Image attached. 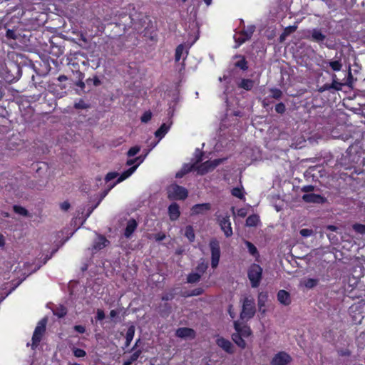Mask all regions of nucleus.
Here are the masks:
<instances>
[{
	"label": "nucleus",
	"mask_w": 365,
	"mask_h": 365,
	"mask_svg": "<svg viewBox=\"0 0 365 365\" xmlns=\"http://www.w3.org/2000/svg\"><path fill=\"white\" fill-rule=\"evenodd\" d=\"M232 339L234 342L240 348L244 349L246 346V342L243 339V336L240 335L239 333H234L232 335Z\"/></svg>",
	"instance_id": "a878e982"
},
{
	"label": "nucleus",
	"mask_w": 365,
	"mask_h": 365,
	"mask_svg": "<svg viewBox=\"0 0 365 365\" xmlns=\"http://www.w3.org/2000/svg\"><path fill=\"white\" fill-rule=\"evenodd\" d=\"M19 36V34H17L16 32V31L12 30V29H8L6 33V36L10 39H14V40L17 39Z\"/></svg>",
	"instance_id": "49530a36"
},
{
	"label": "nucleus",
	"mask_w": 365,
	"mask_h": 365,
	"mask_svg": "<svg viewBox=\"0 0 365 365\" xmlns=\"http://www.w3.org/2000/svg\"><path fill=\"white\" fill-rule=\"evenodd\" d=\"M118 174L117 173H109L106 175L104 180H102L101 178H96V185L99 187L102 186V188L101 191L99 192V198L98 202L95 204V205H93V210L98 207V205L100 204V202L102 201V200L108 195L109 191L117 184L118 180L115 182L111 184L109 183L110 181L115 179Z\"/></svg>",
	"instance_id": "f257e3e1"
},
{
	"label": "nucleus",
	"mask_w": 365,
	"mask_h": 365,
	"mask_svg": "<svg viewBox=\"0 0 365 365\" xmlns=\"http://www.w3.org/2000/svg\"><path fill=\"white\" fill-rule=\"evenodd\" d=\"M275 110L278 113H281V114L284 113V111H285L284 104L282 103H279L277 104L275 106Z\"/></svg>",
	"instance_id": "864d4df0"
},
{
	"label": "nucleus",
	"mask_w": 365,
	"mask_h": 365,
	"mask_svg": "<svg viewBox=\"0 0 365 365\" xmlns=\"http://www.w3.org/2000/svg\"><path fill=\"white\" fill-rule=\"evenodd\" d=\"M299 232L302 236L307 237L312 235L314 232L311 229L304 228L302 229Z\"/></svg>",
	"instance_id": "8fccbe9b"
},
{
	"label": "nucleus",
	"mask_w": 365,
	"mask_h": 365,
	"mask_svg": "<svg viewBox=\"0 0 365 365\" xmlns=\"http://www.w3.org/2000/svg\"><path fill=\"white\" fill-rule=\"evenodd\" d=\"M310 39L314 42L320 43L325 40L326 36L319 29H314L311 31Z\"/></svg>",
	"instance_id": "412c9836"
},
{
	"label": "nucleus",
	"mask_w": 365,
	"mask_h": 365,
	"mask_svg": "<svg viewBox=\"0 0 365 365\" xmlns=\"http://www.w3.org/2000/svg\"><path fill=\"white\" fill-rule=\"evenodd\" d=\"M268 299V294L266 292H262L258 295L257 304L259 307V309L262 312H264V309L262 310V308L264 307L266 304V302Z\"/></svg>",
	"instance_id": "393cba45"
},
{
	"label": "nucleus",
	"mask_w": 365,
	"mask_h": 365,
	"mask_svg": "<svg viewBox=\"0 0 365 365\" xmlns=\"http://www.w3.org/2000/svg\"><path fill=\"white\" fill-rule=\"evenodd\" d=\"M255 30V26L253 25L247 26V28L244 30L242 33L243 36H246L249 39L252 37L254 31Z\"/></svg>",
	"instance_id": "37998d69"
},
{
	"label": "nucleus",
	"mask_w": 365,
	"mask_h": 365,
	"mask_svg": "<svg viewBox=\"0 0 365 365\" xmlns=\"http://www.w3.org/2000/svg\"><path fill=\"white\" fill-rule=\"evenodd\" d=\"M151 149H148L145 154L139 155L134 158H130L126 161L127 166H131L129 169L123 172L118 178V182H121L128 178L138 168V167L145 160V158L150 152Z\"/></svg>",
	"instance_id": "f03ea898"
},
{
	"label": "nucleus",
	"mask_w": 365,
	"mask_h": 365,
	"mask_svg": "<svg viewBox=\"0 0 365 365\" xmlns=\"http://www.w3.org/2000/svg\"><path fill=\"white\" fill-rule=\"evenodd\" d=\"M185 47L182 44L179 45L175 49V58L176 61H179L183 54Z\"/></svg>",
	"instance_id": "58836bf2"
},
{
	"label": "nucleus",
	"mask_w": 365,
	"mask_h": 365,
	"mask_svg": "<svg viewBox=\"0 0 365 365\" xmlns=\"http://www.w3.org/2000/svg\"><path fill=\"white\" fill-rule=\"evenodd\" d=\"M235 41L237 43L236 46H235V48L239 47L241 44L245 43L246 41L249 40V38H247L246 36H243L242 35V33H241L240 34L239 37H237V38L235 37Z\"/></svg>",
	"instance_id": "a18cd8bd"
},
{
	"label": "nucleus",
	"mask_w": 365,
	"mask_h": 365,
	"mask_svg": "<svg viewBox=\"0 0 365 365\" xmlns=\"http://www.w3.org/2000/svg\"><path fill=\"white\" fill-rule=\"evenodd\" d=\"M135 334V327L133 326H130L126 332L125 335V346L127 347L130 345V342L132 341L133 336Z\"/></svg>",
	"instance_id": "cd10ccee"
},
{
	"label": "nucleus",
	"mask_w": 365,
	"mask_h": 365,
	"mask_svg": "<svg viewBox=\"0 0 365 365\" xmlns=\"http://www.w3.org/2000/svg\"><path fill=\"white\" fill-rule=\"evenodd\" d=\"M93 84L95 86H98L100 84V81L98 80V78H96V77L93 78Z\"/></svg>",
	"instance_id": "774afa93"
},
{
	"label": "nucleus",
	"mask_w": 365,
	"mask_h": 365,
	"mask_svg": "<svg viewBox=\"0 0 365 365\" xmlns=\"http://www.w3.org/2000/svg\"><path fill=\"white\" fill-rule=\"evenodd\" d=\"M173 299V294H165L164 296H163L162 297V299L163 300H165V301H168V300H170Z\"/></svg>",
	"instance_id": "338daca9"
},
{
	"label": "nucleus",
	"mask_w": 365,
	"mask_h": 365,
	"mask_svg": "<svg viewBox=\"0 0 365 365\" xmlns=\"http://www.w3.org/2000/svg\"><path fill=\"white\" fill-rule=\"evenodd\" d=\"M186 188L176 184H173L168 187V196L172 200H184L187 197Z\"/></svg>",
	"instance_id": "20e7f679"
},
{
	"label": "nucleus",
	"mask_w": 365,
	"mask_h": 365,
	"mask_svg": "<svg viewBox=\"0 0 365 365\" xmlns=\"http://www.w3.org/2000/svg\"><path fill=\"white\" fill-rule=\"evenodd\" d=\"M152 118V113L150 111H146L141 117V121L143 123L148 122Z\"/></svg>",
	"instance_id": "3c124183"
},
{
	"label": "nucleus",
	"mask_w": 365,
	"mask_h": 365,
	"mask_svg": "<svg viewBox=\"0 0 365 365\" xmlns=\"http://www.w3.org/2000/svg\"><path fill=\"white\" fill-rule=\"evenodd\" d=\"M247 277L251 286L254 288L257 287L262 279V268L257 264H251L247 271Z\"/></svg>",
	"instance_id": "7ed1b4c3"
},
{
	"label": "nucleus",
	"mask_w": 365,
	"mask_h": 365,
	"mask_svg": "<svg viewBox=\"0 0 365 365\" xmlns=\"http://www.w3.org/2000/svg\"><path fill=\"white\" fill-rule=\"evenodd\" d=\"M105 318V313L103 310L101 309H98L97 310V316H96V319L98 320H103V319Z\"/></svg>",
	"instance_id": "052dcab7"
},
{
	"label": "nucleus",
	"mask_w": 365,
	"mask_h": 365,
	"mask_svg": "<svg viewBox=\"0 0 365 365\" xmlns=\"http://www.w3.org/2000/svg\"><path fill=\"white\" fill-rule=\"evenodd\" d=\"M296 29L297 26H295L287 27L284 29V32L280 36L281 41H283L287 36H289L292 32L295 31Z\"/></svg>",
	"instance_id": "4c0bfd02"
},
{
	"label": "nucleus",
	"mask_w": 365,
	"mask_h": 365,
	"mask_svg": "<svg viewBox=\"0 0 365 365\" xmlns=\"http://www.w3.org/2000/svg\"><path fill=\"white\" fill-rule=\"evenodd\" d=\"M185 235L190 242L194 241L195 236L192 226L189 225L186 227Z\"/></svg>",
	"instance_id": "f704fd0d"
},
{
	"label": "nucleus",
	"mask_w": 365,
	"mask_h": 365,
	"mask_svg": "<svg viewBox=\"0 0 365 365\" xmlns=\"http://www.w3.org/2000/svg\"><path fill=\"white\" fill-rule=\"evenodd\" d=\"M141 352L142 351L140 350L135 351L127 360L124 361L123 365H131L139 358Z\"/></svg>",
	"instance_id": "c756f323"
},
{
	"label": "nucleus",
	"mask_w": 365,
	"mask_h": 365,
	"mask_svg": "<svg viewBox=\"0 0 365 365\" xmlns=\"http://www.w3.org/2000/svg\"><path fill=\"white\" fill-rule=\"evenodd\" d=\"M236 57L240 58V59L235 63V66L237 68H241L243 71L247 70V62L246 59L245 58V57L241 56H237Z\"/></svg>",
	"instance_id": "2f4dec72"
},
{
	"label": "nucleus",
	"mask_w": 365,
	"mask_h": 365,
	"mask_svg": "<svg viewBox=\"0 0 365 365\" xmlns=\"http://www.w3.org/2000/svg\"><path fill=\"white\" fill-rule=\"evenodd\" d=\"M322 66L323 68L329 66L333 71H339L342 68L343 65L341 61L339 59L335 61H324Z\"/></svg>",
	"instance_id": "aec40b11"
},
{
	"label": "nucleus",
	"mask_w": 365,
	"mask_h": 365,
	"mask_svg": "<svg viewBox=\"0 0 365 365\" xmlns=\"http://www.w3.org/2000/svg\"><path fill=\"white\" fill-rule=\"evenodd\" d=\"M73 353L76 357H83L86 354V352L83 349H74Z\"/></svg>",
	"instance_id": "6e6d98bb"
},
{
	"label": "nucleus",
	"mask_w": 365,
	"mask_h": 365,
	"mask_svg": "<svg viewBox=\"0 0 365 365\" xmlns=\"http://www.w3.org/2000/svg\"><path fill=\"white\" fill-rule=\"evenodd\" d=\"M222 161H223V159H220V158L215 159L212 161L207 160L196 168L197 173L200 175H204V174L207 173V172L215 168L217 165H219L220 163H222Z\"/></svg>",
	"instance_id": "6e6552de"
},
{
	"label": "nucleus",
	"mask_w": 365,
	"mask_h": 365,
	"mask_svg": "<svg viewBox=\"0 0 365 365\" xmlns=\"http://www.w3.org/2000/svg\"><path fill=\"white\" fill-rule=\"evenodd\" d=\"M245 244L248 250V252L251 255H252L255 257H259V252L257 251V249L252 242L245 240Z\"/></svg>",
	"instance_id": "c85d7f7f"
},
{
	"label": "nucleus",
	"mask_w": 365,
	"mask_h": 365,
	"mask_svg": "<svg viewBox=\"0 0 365 365\" xmlns=\"http://www.w3.org/2000/svg\"><path fill=\"white\" fill-rule=\"evenodd\" d=\"M234 327L236 332L240 334L243 337H248L252 334L251 329L249 327L246 325L242 326L238 322H234Z\"/></svg>",
	"instance_id": "dca6fc26"
},
{
	"label": "nucleus",
	"mask_w": 365,
	"mask_h": 365,
	"mask_svg": "<svg viewBox=\"0 0 365 365\" xmlns=\"http://www.w3.org/2000/svg\"><path fill=\"white\" fill-rule=\"evenodd\" d=\"M255 85V81L252 79L242 78L237 83V86L240 88H243L246 91H250Z\"/></svg>",
	"instance_id": "b1692460"
},
{
	"label": "nucleus",
	"mask_w": 365,
	"mask_h": 365,
	"mask_svg": "<svg viewBox=\"0 0 365 365\" xmlns=\"http://www.w3.org/2000/svg\"><path fill=\"white\" fill-rule=\"evenodd\" d=\"M74 108L78 110H87L90 108V104L81 99L75 103Z\"/></svg>",
	"instance_id": "72a5a7b5"
},
{
	"label": "nucleus",
	"mask_w": 365,
	"mask_h": 365,
	"mask_svg": "<svg viewBox=\"0 0 365 365\" xmlns=\"http://www.w3.org/2000/svg\"><path fill=\"white\" fill-rule=\"evenodd\" d=\"M341 86L342 84L337 81L336 76L335 74H333L332 83L330 84L331 89L339 91L341 89Z\"/></svg>",
	"instance_id": "c9c22d12"
},
{
	"label": "nucleus",
	"mask_w": 365,
	"mask_h": 365,
	"mask_svg": "<svg viewBox=\"0 0 365 365\" xmlns=\"http://www.w3.org/2000/svg\"><path fill=\"white\" fill-rule=\"evenodd\" d=\"M207 268V264L202 262V263L198 264V266L197 267V271L198 273L202 274L206 271Z\"/></svg>",
	"instance_id": "603ef678"
},
{
	"label": "nucleus",
	"mask_w": 365,
	"mask_h": 365,
	"mask_svg": "<svg viewBox=\"0 0 365 365\" xmlns=\"http://www.w3.org/2000/svg\"><path fill=\"white\" fill-rule=\"evenodd\" d=\"M330 90H331L330 84H328V83H326L318 88V91L319 93H323L326 91H330Z\"/></svg>",
	"instance_id": "13d9d810"
},
{
	"label": "nucleus",
	"mask_w": 365,
	"mask_h": 365,
	"mask_svg": "<svg viewBox=\"0 0 365 365\" xmlns=\"http://www.w3.org/2000/svg\"><path fill=\"white\" fill-rule=\"evenodd\" d=\"M91 212V207L87 205L86 208H83L81 211L78 210V214L73 220L75 225L78 226L77 229L79 228L86 220L89 217Z\"/></svg>",
	"instance_id": "1a4fd4ad"
},
{
	"label": "nucleus",
	"mask_w": 365,
	"mask_h": 365,
	"mask_svg": "<svg viewBox=\"0 0 365 365\" xmlns=\"http://www.w3.org/2000/svg\"><path fill=\"white\" fill-rule=\"evenodd\" d=\"M203 289L202 288H196L193 289L190 294V296H198L202 294Z\"/></svg>",
	"instance_id": "4d7b16f0"
},
{
	"label": "nucleus",
	"mask_w": 365,
	"mask_h": 365,
	"mask_svg": "<svg viewBox=\"0 0 365 365\" xmlns=\"http://www.w3.org/2000/svg\"><path fill=\"white\" fill-rule=\"evenodd\" d=\"M210 248L211 250V266L216 268L219 264L220 257V243L216 239H212L210 242Z\"/></svg>",
	"instance_id": "423d86ee"
},
{
	"label": "nucleus",
	"mask_w": 365,
	"mask_h": 365,
	"mask_svg": "<svg viewBox=\"0 0 365 365\" xmlns=\"http://www.w3.org/2000/svg\"><path fill=\"white\" fill-rule=\"evenodd\" d=\"M140 147L139 145L131 147L127 152V155L128 158L134 157L140 152Z\"/></svg>",
	"instance_id": "79ce46f5"
},
{
	"label": "nucleus",
	"mask_w": 365,
	"mask_h": 365,
	"mask_svg": "<svg viewBox=\"0 0 365 365\" xmlns=\"http://www.w3.org/2000/svg\"><path fill=\"white\" fill-rule=\"evenodd\" d=\"M119 312L116 310H111L110 312V319H114L118 315Z\"/></svg>",
	"instance_id": "69168bd1"
},
{
	"label": "nucleus",
	"mask_w": 365,
	"mask_h": 365,
	"mask_svg": "<svg viewBox=\"0 0 365 365\" xmlns=\"http://www.w3.org/2000/svg\"><path fill=\"white\" fill-rule=\"evenodd\" d=\"M47 320L42 319L37 324L32 337V348L37 346L41 339V336L45 331Z\"/></svg>",
	"instance_id": "0eeeda50"
},
{
	"label": "nucleus",
	"mask_w": 365,
	"mask_h": 365,
	"mask_svg": "<svg viewBox=\"0 0 365 365\" xmlns=\"http://www.w3.org/2000/svg\"><path fill=\"white\" fill-rule=\"evenodd\" d=\"M317 283H318V280L317 279H312V278L307 279L303 282L304 285L307 288H309V289L313 288L315 286H317Z\"/></svg>",
	"instance_id": "a19ab883"
},
{
	"label": "nucleus",
	"mask_w": 365,
	"mask_h": 365,
	"mask_svg": "<svg viewBox=\"0 0 365 365\" xmlns=\"http://www.w3.org/2000/svg\"><path fill=\"white\" fill-rule=\"evenodd\" d=\"M96 24L97 30L99 32H102L104 30V25L101 23L99 19L96 20L95 22L93 21V26Z\"/></svg>",
	"instance_id": "5fc2aeb1"
},
{
	"label": "nucleus",
	"mask_w": 365,
	"mask_h": 365,
	"mask_svg": "<svg viewBox=\"0 0 365 365\" xmlns=\"http://www.w3.org/2000/svg\"><path fill=\"white\" fill-rule=\"evenodd\" d=\"M314 189V187L313 185H306L302 188V190L305 192H309L313 191Z\"/></svg>",
	"instance_id": "680f3d73"
},
{
	"label": "nucleus",
	"mask_w": 365,
	"mask_h": 365,
	"mask_svg": "<svg viewBox=\"0 0 365 365\" xmlns=\"http://www.w3.org/2000/svg\"><path fill=\"white\" fill-rule=\"evenodd\" d=\"M220 225L221 230L223 231L225 235L227 237L232 236V229L231 227V222L229 216L222 217L220 220Z\"/></svg>",
	"instance_id": "9b49d317"
},
{
	"label": "nucleus",
	"mask_w": 365,
	"mask_h": 365,
	"mask_svg": "<svg viewBox=\"0 0 365 365\" xmlns=\"http://www.w3.org/2000/svg\"><path fill=\"white\" fill-rule=\"evenodd\" d=\"M107 243H108V241L106 239L105 237L97 235L96 238L95 239L93 248L95 250H101L106 246Z\"/></svg>",
	"instance_id": "5701e85b"
},
{
	"label": "nucleus",
	"mask_w": 365,
	"mask_h": 365,
	"mask_svg": "<svg viewBox=\"0 0 365 365\" xmlns=\"http://www.w3.org/2000/svg\"><path fill=\"white\" fill-rule=\"evenodd\" d=\"M232 195L240 199L244 198V194L242 192V189L240 187H235L232 190Z\"/></svg>",
	"instance_id": "c03bdc74"
},
{
	"label": "nucleus",
	"mask_w": 365,
	"mask_h": 365,
	"mask_svg": "<svg viewBox=\"0 0 365 365\" xmlns=\"http://www.w3.org/2000/svg\"><path fill=\"white\" fill-rule=\"evenodd\" d=\"M247 215V210L245 208H241L237 210V215L242 217H245Z\"/></svg>",
	"instance_id": "e2e57ef3"
},
{
	"label": "nucleus",
	"mask_w": 365,
	"mask_h": 365,
	"mask_svg": "<svg viewBox=\"0 0 365 365\" xmlns=\"http://www.w3.org/2000/svg\"><path fill=\"white\" fill-rule=\"evenodd\" d=\"M14 210L16 213H18L21 215H23V216H26L28 214L27 210L24 207H21V206L16 205L14 207Z\"/></svg>",
	"instance_id": "09e8293b"
},
{
	"label": "nucleus",
	"mask_w": 365,
	"mask_h": 365,
	"mask_svg": "<svg viewBox=\"0 0 365 365\" xmlns=\"http://www.w3.org/2000/svg\"><path fill=\"white\" fill-rule=\"evenodd\" d=\"M216 344H217L218 346L222 348L227 353H234V346L229 340L223 337H218L216 340Z\"/></svg>",
	"instance_id": "f8f14e48"
},
{
	"label": "nucleus",
	"mask_w": 365,
	"mask_h": 365,
	"mask_svg": "<svg viewBox=\"0 0 365 365\" xmlns=\"http://www.w3.org/2000/svg\"><path fill=\"white\" fill-rule=\"evenodd\" d=\"M60 207L63 211H67L70 208V203L67 201H64L60 204Z\"/></svg>",
	"instance_id": "bf43d9fd"
},
{
	"label": "nucleus",
	"mask_w": 365,
	"mask_h": 365,
	"mask_svg": "<svg viewBox=\"0 0 365 365\" xmlns=\"http://www.w3.org/2000/svg\"><path fill=\"white\" fill-rule=\"evenodd\" d=\"M353 230L360 235H365V225L360 223H355L352 226Z\"/></svg>",
	"instance_id": "e433bc0d"
},
{
	"label": "nucleus",
	"mask_w": 365,
	"mask_h": 365,
	"mask_svg": "<svg viewBox=\"0 0 365 365\" xmlns=\"http://www.w3.org/2000/svg\"><path fill=\"white\" fill-rule=\"evenodd\" d=\"M277 299L280 304L287 306L292 302L290 294L285 290H279L277 293Z\"/></svg>",
	"instance_id": "f3484780"
},
{
	"label": "nucleus",
	"mask_w": 365,
	"mask_h": 365,
	"mask_svg": "<svg viewBox=\"0 0 365 365\" xmlns=\"http://www.w3.org/2000/svg\"><path fill=\"white\" fill-rule=\"evenodd\" d=\"M201 278V274L198 272L190 273L187 278L188 283H196L199 282Z\"/></svg>",
	"instance_id": "473e14b6"
},
{
	"label": "nucleus",
	"mask_w": 365,
	"mask_h": 365,
	"mask_svg": "<svg viewBox=\"0 0 365 365\" xmlns=\"http://www.w3.org/2000/svg\"><path fill=\"white\" fill-rule=\"evenodd\" d=\"M255 314V304L253 299L247 297L244 299L240 317L242 319H251Z\"/></svg>",
	"instance_id": "39448f33"
},
{
	"label": "nucleus",
	"mask_w": 365,
	"mask_h": 365,
	"mask_svg": "<svg viewBox=\"0 0 365 365\" xmlns=\"http://www.w3.org/2000/svg\"><path fill=\"white\" fill-rule=\"evenodd\" d=\"M259 217L257 215L249 216L246 220V225L248 227L256 226L259 222Z\"/></svg>",
	"instance_id": "7c9ffc66"
},
{
	"label": "nucleus",
	"mask_w": 365,
	"mask_h": 365,
	"mask_svg": "<svg viewBox=\"0 0 365 365\" xmlns=\"http://www.w3.org/2000/svg\"><path fill=\"white\" fill-rule=\"evenodd\" d=\"M172 123L169 124L163 123L160 127L155 131V135L159 138V140H161L165 134L168 132L170 128Z\"/></svg>",
	"instance_id": "4be33fe9"
},
{
	"label": "nucleus",
	"mask_w": 365,
	"mask_h": 365,
	"mask_svg": "<svg viewBox=\"0 0 365 365\" xmlns=\"http://www.w3.org/2000/svg\"><path fill=\"white\" fill-rule=\"evenodd\" d=\"M302 199L306 202L323 203L325 202L324 197L314 193L305 194L302 196Z\"/></svg>",
	"instance_id": "4468645a"
},
{
	"label": "nucleus",
	"mask_w": 365,
	"mask_h": 365,
	"mask_svg": "<svg viewBox=\"0 0 365 365\" xmlns=\"http://www.w3.org/2000/svg\"><path fill=\"white\" fill-rule=\"evenodd\" d=\"M195 168V165L191 164H185L183 165L182 169L176 173V178H180L185 174L190 172L192 169Z\"/></svg>",
	"instance_id": "bb28decb"
},
{
	"label": "nucleus",
	"mask_w": 365,
	"mask_h": 365,
	"mask_svg": "<svg viewBox=\"0 0 365 365\" xmlns=\"http://www.w3.org/2000/svg\"><path fill=\"white\" fill-rule=\"evenodd\" d=\"M176 336L180 338H190L192 339L195 337V331L193 329L187 328V327H182L179 328L176 330L175 333Z\"/></svg>",
	"instance_id": "2eb2a0df"
},
{
	"label": "nucleus",
	"mask_w": 365,
	"mask_h": 365,
	"mask_svg": "<svg viewBox=\"0 0 365 365\" xmlns=\"http://www.w3.org/2000/svg\"><path fill=\"white\" fill-rule=\"evenodd\" d=\"M291 361L290 356L284 351L275 354L271 361V365H287Z\"/></svg>",
	"instance_id": "9d476101"
},
{
	"label": "nucleus",
	"mask_w": 365,
	"mask_h": 365,
	"mask_svg": "<svg viewBox=\"0 0 365 365\" xmlns=\"http://www.w3.org/2000/svg\"><path fill=\"white\" fill-rule=\"evenodd\" d=\"M138 223L135 220L130 219L126 225L124 235L126 238H130L134 231L136 230Z\"/></svg>",
	"instance_id": "6ab92c4d"
},
{
	"label": "nucleus",
	"mask_w": 365,
	"mask_h": 365,
	"mask_svg": "<svg viewBox=\"0 0 365 365\" xmlns=\"http://www.w3.org/2000/svg\"><path fill=\"white\" fill-rule=\"evenodd\" d=\"M168 214L170 220L175 221L178 219L180 215L179 205L173 202L168 207Z\"/></svg>",
	"instance_id": "a211bd4d"
},
{
	"label": "nucleus",
	"mask_w": 365,
	"mask_h": 365,
	"mask_svg": "<svg viewBox=\"0 0 365 365\" xmlns=\"http://www.w3.org/2000/svg\"><path fill=\"white\" fill-rule=\"evenodd\" d=\"M53 314L61 318L66 315V309L63 306H59L53 309Z\"/></svg>",
	"instance_id": "ea45409f"
},
{
	"label": "nucleus",
	"mask_w": 365,
	"mask_h": 365,
	"mask_svg": "<svg viewBox=\"0 0 365 365\" xmlns=\"http://www.w3.org/2000/svg\"><path fill=\"white\" fill-rule=\"evenodd\" d=\"M211 208L210 203L197 204L192 207L191 215H203Z\"/></svg>",
	"instance_id": "ddd939ff"
},
{
	"label": "nucleus",
	"mask_w": 365,
	"mask_h": 365,
	"mask_svg": "<svg viewBox=\"0 0 365 365\" xmlns=\"http://www.w3.org/2000/svg\"><path fill=\"white\" fill-rule=\"evenodd\" d=\"M74 329L79 332V333H83L85 331V328L84 327L81 326V325H76L74 327Z\"/></svg>",
	"instance_id": "0e129e2a"
},
{
	"label": "nucleus",
	"mask_w": 365,
	"mask_h": 365,
	"mask_svg": "<svg viewBox=\"0 0 365 365\" xmlns=\"http://www.w3.org/2000/svg\"><path fill=\"white\" fill-rule=\"evenodd\" d=\"M270 91L273 98L279 99L282 96V92L279 89L272 88Z\"/></svg>",
	"instance_id": "de8ad7c7"
}]
</instances>
